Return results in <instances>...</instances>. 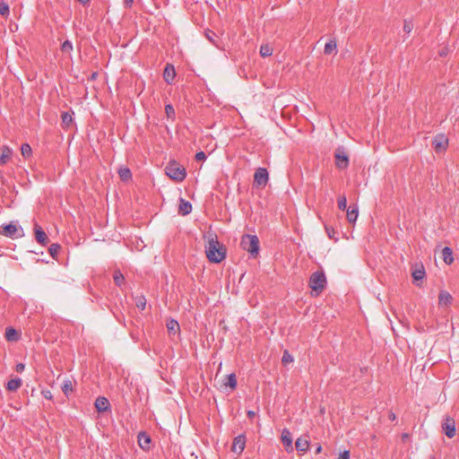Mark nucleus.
Here are the masks:
<instances>
[{
  "label": "nucleus",
  "instance_id": "f257e3e1",
  "mask_svg": "<svg viewBox=\"0 0 459 459\" xmlns=\"http://www.w3.org/2000/svg\"><path fill=\"white\" fill-rule=\"evenodd\" d=\"M205 253L208 260L212 263H220L226 256V249L217 238L209 239L205 246Z\"/></svg>",
  "mask_w": 459,
  "mask_h": 459
},
{
  "label": "nucleus",
  "instance_id": "f03ea898",
  "mask_svg": "<svg viewBox=\"0 0 459 459\" xmlns=\"http://www.w3.org/2000/svg\"><path fill=\"white\" fill-rule=\"evenodd\" d=\"M241 247L250 254L251 257L255 258L259 253V239L255 235L246 234L242 237L240 242Z\"/></svg>",
  "mask_w": 459,
  "mask_h": 459
},
{
  "label": "nucleus",
  "instance_id": "7ed1b4c3",
  "mask_svg": "<svg viewBox=\"0 0 459 459\" xmlns=\"http://www.w3.org/2000/svg\"><path fill=\"white\" fill-rule=\"evenodd\" d=\"M166 175L171 179L178 182L183 181L186 177V172L184 167L179 165L177 161H170L165 168Z\"/></svg>",
  "mask_w": 459,
  "mask_h": 459
},
{
  "label": "nucleus",
  "instance_id": "20e7f679",
  "mask_svg": "<svg viewBox=\"0 0 459 459\" xmlns=\"http://www.w3.org/2000/svg\"><path fill=\"white\" fill-rule=\"evenodd\" d=\"M309 287L317 294L320 293L326 285V277L323 272L316 271L309 278Z\"/></svg>",
  "mask_w": 459,
  "mask_h": 459
},
{
  "label": "nucleus",
  "instance_id": "39448f33",
  "mask_svg": "<svg viewBox=\"0 0 459 459\" xmlns=\"http://www.w3.org/2000/svg\"><path fill=\"white\" fill-rule=\"evenodd\" d=\"M0 235L11 238H17L18 237L22 236L21 234H19V228L13 223L2 225L0 227Z\"/></svg>",
  "mask_w": 459,
  "mask_h": 459
},
{
  "label": "nucleus",
  "instance_id": "423d86ee",
  "mask_svg": "<svg viewBox=\"0 0 459 459\" xmlns=\"http://www.w3.org/2000/svg\"><path fill=\"white\" fill-rule=\"evenodd\" d=\"M269 180V173L264 168H258L254 175V183L257 186H264Z\"/></svg>",
  "mask_w": 459,
  "mask_h": 459
},
{
  "label": "nucleus",
  "instance_id": "0eeeda50",
  "mask_svg": "<svg viewBox=\"0 0 459 459\" xmlns=\"http://www.w3.org/2000/svg\"><path fill=\"white\" fill-rule=\"evenodd\" d=\"M281 440L285 447L286 452L290 453L293 451L292 436L288 429H283L281 434Z\"/></svg>",
  "mask_w": 459,
  "mask_h": 459
},
{
  "label": "nucleus",
  "instance_id": "6e6552de",
  "mask_svg": "<svg viewBox=\"0 0 459 459\" xmlns=\"http://www.w3.org/2000/svg\"><path fill=\"white\" fill-rule=\"evenodd\" d=\"M335 165L341 169H344L349 166V157L344 152H337L335 153Z\"/></svg>",
  "mask_w": 459,
  "mask_h": 459
},
{
  "label": "nucleus",
  "instance_id": "1a4fd4ad",
  "mask_svg": "<svg viewBox=\"0 0 459 459\" xmlns=\"http://www.w3.org/2000/svg\"><path fill=\"white\" fill-rule=\"evenodd\" d=\"M246 446V437L243 435L236 437L233 440L232 451L238 454H241Z\"/></svg>",
  "mask_w": 459,
  "mask_h": 459
},
{
  "label": "nucleus",
  "instance_id": "9d476101",
  "mask_svg": "<svg viewBox=\"0 0 459 459\" xmlns=\"http://www.w3.org/2000/svg\"><path fill=\"white\" fill-rule=\"evenodd\" d=\"M95 408L99 412L108 411L110 410L109 401L104 396H100L95 401Z\"/></svg>",
  "mask_w": 459,
  "mask_h": 459
},
{
  "label": "nucleus",
  "instance_id": "9b49d317",
  "mask_svg": "<svg viewBox=\"0 0 459 459\" xmlns=\"http://www.w3.org/2000/svg\"><path fill=\"white\" fill-rule=\"evenodd\" d=\"M138 444L139 446L145 451H148L150 449L151 445V437L144 431H142L138 434Z\"/></svg>",
  "mask_w": 459,
  "mask_h": 459
},
{
  "label": "nucleus",
  "instance_id": "f8f14e48",
  "mask_svg": "<svg viewBox=\"0 0 459 459\" xmlns=\"http://www.w3.org/2000/svg\"><path fill=\"white\" fill-rule=\"evenodd\" d=\"M295 447L298 451L305 453L308 450L309 440L308 437H300L295 442Z\"/></svg>",
  "mask_w": 459,
  "mask_h": 459
},
{
  "label": "nucleus",
  "instance_id": "ddd939ff",
  "mask_svg": "<svg viewBox=\"0 0 459 459\" xmlns=\"http://www.w3.org/2000/svg\"><path fill=\"white\" fill-rule=\"evenodd\" d=\"M176 76L175 68L172 65L168 64L163 72V78L168 83H172Z\"/></svg>",
  "mask_w": 459,
  "mask_h": 459
},
{
  "label": "nucleus",
  "instance_id": "4468645a",
  "mask_svg": "<svg viewBox=\"0 0 459 459\" xmlns=\"http://www.w3.org/2000/svg\"><path fill=\"white\" fill-rule=\"evenodd\" d=\"M13 154V150L8 146H2L0 148V164L4 165L10 160Z\"/></svg>",
  "mask_w": 459,
  "mask_h": 459
},
{
  "label": "nucleus",
  "instance_id": "2eb2a0df",
  "mask_svg": "<svg viewBox=\"0 0 459 459\" xmlns=\"http://www.w3.org/2000/svg\"><path fill=\"white\" fill-rule=\"evenodd\" d=\"M346 211H347V220H348V221L351 222V223H354L357 221L358 216H359L358 205L357 204L350 205L348 207V209H346Z\"/></svg>",
  "mask_w": 459,
  "mask_h": 459
},
{
  "label": "nucleus",
  "instance_id": "dca6fc26",
  "mask_svg": "<svg viewBox=\"0 0 459 459\" xmlns=\"http://www.w3.org/2000/svg\"><path fill=\"white\" fill-rule=\"evenodd\" d=\"M426 275L424 266L422 264L416 265L411 273V276L415 281H421Z\"/></svg>",
  "mask_w": 459,
  "mask_h": 459
},
{
  "label": "nucleus",
  "instance_id": "f3484780",
  "mask_svg": "<svg viewBox=\"0 0 459 459\" xmlns=\"http://www.w3.org/2000/svg\"><path fill=\"white\" fill-rule=\"evenodd\" d=\"M35 238L41 245H46L48 240L46 232L39 226L35 227Z\"/></svg>",
  "mask_w": 459,
  "mask_h": 459
},
{
  "label": "nucleus",
  "instance_id": "a211bd4d",
  "mask_svg": "<svg viewBox=\"0 0 459 459\" xmlns=\"http://www.w3.org/2000/svg\"><path fill=\"white\" fill-rule=\"evenodd\" d=\"M191 212H192V204L188 201H186L183 198H181L180 204L178 206V212L182 215H187Z\"/></svg>",
  "mask_w": 459,
  "mask_h": 459
},
{
  "label": "nucleus",
  "instance_id": "6ab92c4d",
  "mask_svg": "<svg viewBox=\"0 0 459 459\" xmlns=\"http://www.w3.org/2000/svg\"><path fill=\"white\" fill-rule=\"evenodd\" d=\"M452 296L446 290H441L438 296V304L440 306H447L452 302Z\"/></svg>",
  "mask_w": 459,
  "mask_h": 459
},
{
  "label": "nucleus",
  "instance_id": "aec40b11",
  "mask_svg": "<svg viewBox=\"0 0 459 459\" xmlns=\"http://www.w3.org/2000/svg\"><path fill=\"white\" fill-rule=\"evenodd\" d=\"M22 379L19 377L10 379L6 384V389L11 392H15L22 386Z\"/></svg>",
  "mask_w": 459,
  "mask_h": 459
},
{
  "label": "nucleus",
  "instance_id": "412c9836",
  "mask_svg": "<svg viewBox=\"0 0 459 459\" xmlns=\"http://www.w3.org/2000/svg\"><path fill=\"white\" fill-rule=\"evenodd\" d=\"M443 429L448 437H453L455 435V426L454 421L449 422L448 420L443 424Z\"/></svg>",
  "mask_w": 459,
  "mask_h": 459
},
{
  "label": "nucleus",
  "instance_id": "4be33fe9",
  "mask_svg": "<svg viewBox=\"0 0 459 459\" xmlns=\"http://www.w3.org/2000/svg\"><path fill=\"white\" fill-rule=\"evenodd\" d=\"M442 258L446 264H451L454 262L453 251L450 247H446L443 248Z\"/></svg>",
  "mask_w": 459,
  "mask_h": 459
},
{
  "label": "nucleus",
  "instance_id": "5701e85b",
  "mask_svg": "<svg viewBox=\"0 0 459 459\" xmlns=\"http://www.w3.org/2000/svg\"><path fill=\"white\" fill-rule=\"evenodd\" d=\"M5 338L9 342H14L19 339V333L13 327H7L5 330Z\"/></svg>",
  "mask_w": 459,
  "mask_h": 459
},
{
  "label": "nucleus",
  "instance_id": "b1692460",
  "mask_svg": "<svg viewBox=\"0 0 459 459\" xmlns=\"http://www.w3.org/2000/svg\"><path fill=\"white\" fill-rule=\"evenodd\" d=\"M337 50V43L335 40H330L328 41L324 48V53L325 55H332L333 53H336Z\"/></svg>",
  "mask_w": 459,
  "mask_h": 459
},
{
  "label": "nucleus",
  "instance_id": "393cba45",
  "mask_svg": "<svg viewBox=\"0 0 459 459\" xmlns=\"http://www.w3.org/2000/svg\"><path fill=\"white\" fill-rule=\"evenodd\" d=\"M118 175L123 181H127L132 178L131 170L126 167H121L118 169Z\"/></svg>",
  "mask_w": 459,
  "mask_h": 459
},
{
  "label": "nucleus",
  "instance_id": "a878e982",
  "mask_svg": "<svg viewBox=\"0 0 459 459\" xmlns=\"http://www.w3.org/2000/svg\"><path fill=\"white\" fill-rule=\"evenodd\" d=\"M167 329L169 333H176L179 331V324L177 320L170 319L167 322Z\"/></svg>",
  "mask_w": 459,
  "mask_h": 459
},
{
  "label": "nucleus",
  "instance_id": "bb28decb",
  "mask_svg": "<svg viewBox=\"0 0 459 459\" xmlns=\"http://www.w3.org/2000/svg\"><path fill=\"white\" fill-rule=\"evenodd\" d=\"M61 117L63 127L68 128L73 121L72 115L69 112H63Z\"/></svg>",
  "mask_w": 459,
  "mask_h": 459
},
{
  "label": "nucleus",
  "instance_id": "cd10ccee",
  "mask_svg": "<svg viewBox=\"0 0 459 459\" xmlns=\"http://www.w3.org/2000/svg\"><path fill=\"white\" fill-rule=\"evenodd\" d=\"M113 279H114V281H115V284L117 286V287H122V285L124 284L125 282V277L124 275L121 273L120 271H115L114 274H113Z\"/></svg>",
  "mask_w": 459,
  "mask_h": 459
},
{
  "label": "nucleus",
  "instance_id": "c85d7f7f",
  "mask_svg": "<svg viewBox=\"0 0 459 459\" xmlns=\"http://www.w3.org/2000/svg\"><path fill=\"white\" fill-rule=\"evenodd\" d=\"M237 377L234 373H231L227 376V382L225 383L226 386H230L231 389H235L237 386Z\"/></svg>",
  "mask_w": 459,
  "mask_h": 459
},
{
  "label": "nucleus",
  "instance_id": "c756f323",
  "mask_svg": "<svg viewBox=\"0 0 459 459\" xmlns=\"http://www.w3.org/2000/svg\"><path fill=\"white\" fill-rule=\"evenodd\" d=\"M21 152H22V155L25 159H27L31 156L32 149L29 143H22L21 146Z\"/></svg>",
  "mask_w": 459,
  "mask_h": 459
},
{
  "label": "nucleus",
  "instance_id": "7c9ffc66",
  "mask_svg": "<svg viewBox=\"0 0 459 459\" xmlns=\"http://www.w3.org/2000/svg\"><path fill=\"white\" fill-rule=\"evenodd\" d=\"M260 55L263 57H268L273 55V48L268 44L262 45L260 47Z\"/></svg>",
  "mask_w": 459,
  "mask_h": 459
},
{
  "label": "nucleus",
  "instance_id": "2f4dec72",
  "mask_svg": "<svg viewBox=\"0 0 459 459\" xmlns=\"http://www.w3.org/2000/svg\"><path fill=\"white\" fill-rule=\"evenodd\" d=\"M433 144L437 150L446 149V147L447 145V140L444 139L443 136L440 137V140H438L437 138H435V140L433 141Z\"/></svg>",
  "mask_w": 459,
  "mask_h": 459
},
{
  "label": "nucleus",
  "instance_id": "473e14b6",
  "mask_svg": "<svg viewBox=\"0 0 459 459\" xmlns=\"http://www.w3.org/2000/svg\"><path fill=\"white\" fill-rule=\"evenodd\" d=\"M74 49V47H73V43L69 40V39H66L65 40L62 45H61V51L63 53H68V54H71V52L73 51Z\"/></svg>",
  "mask_w": 459,
  "mask_h": 459
},
{
  "label": "nucleus",
  "instance_id": "72a5a7b5",
  "mask_svg": "<svg viewBox=\"0 0 459 459\" xmlns=\"http://www.w3.org/2000/svg\"><path fill=\"white\" fill-rule=\"evenodd\" d=\"M337 204H338V208L341 211H345L346 209H348L347 199H346V196L344 195L339 196L338 201H337Z\"/></svg>",
  "mask_w": 459,
  "mask_h": 459
},
{
  "label": "nucleus",
  "instance_id": "f704fd0d",
  "mask_svg": "<svg viewBox=\"0 0 459 459\" xmlns=\"http://www.w3.org/2000/svg\"><path fill=\"white\" fill-rule=\"evenodd\" d=\"M60 249H61V247L59 244H52L48 247V253L50 254V255L53 258H55L57 255V254L59 253Z\"/></svg>",
  "mask_w": 459,
  "mask_h": 459
},
{
  "label": "nucleus",
  "instance_id": "c9c22d12",
  "mask_svg": "<svg viewBox=\"0 0 459 459\" xmlns=\"http://www.w3.org/2000/svg\"><path fill=\"white\" fill-rule=\"evenodd\" d=\"M135 305L138 308L143 310L146 306V299L144 298V296H137L135 298Z\"/></svg>",
  "mask_w": 459,
  "mask_h": 459
},
{
  "label": "nucleus",
  "instance_id": "e433bc0d",
  "mask_svg": "<svg viewBox=\"0 0 459 459\" xmlns=\"http://www.w3.org/2000/svg\"><path fill=\"white\" fill-rule=\"evenodd\" d=\"M165 112L168 117V118H171L172 120L175 119V110L172 105L167 104L165 106Z\"/></svg>",
  "mask_w": 459,
  "mask_h": 459
},
{
  "label": "nucleus",
  "instance_id": "4c0bfd02",
  "mask_svg": "<svg viewBox=\"0 0 459 459\" xmlns=\"http://www.w3.org/2000/svg\"><path fill=\"white\" fill-rule=\"evenodd\" d=\"M281 361L284 365L293 361L292 355L287 350H285L282 354Z\"/></svg>",
  "mask_w": 459,
  "mask_h": 459
},
{
  "label": "nucleus",
  "instance_id": "58836bf2",
  "mask_svg": "<svg viewBox=\"0 0 459 459\" xmlns=\"http://www.w3.org/2000/svg\"><path fill=\"white\" fill-rule=\"evenodd\" d=\"M9 12V5L4 2L0 3V14L3 16H7Z\"/></svg>",
  "mask_w": 459,
  "mask_h": 459
},
{
  "label": "nucleus",
  "instance_id": "ea45409f",
  "mask_svg": "<svg viewBox=\"0 0 459 459\" xmlns=\"http://www.w3.org/2000/svg\"><path fill=\"white\" fill-rule=\"evenodd\" d=\"M413 28V23L411 21H404L403 30L406 34H410L412 31Z\"/></svg>",
  "mask_w": 459,
  "mask_h": 459
},
{
  "label": "nucleus",
  "instance_id": "a19ab883",
  "mask_svg": "<svg viewBox=\"0 0 459 459\" xmlns=\"http://www.w3.org/2000/svg\"><path fill=\"white\" fill-rule=\"evenodd\" d=\"M325 231L327 233V236L330 238H334V235L336 234L335 230L332 227H330L328 225H325Z\"/></svg>",
  "mask_w": 459,
  "mask_h": 459
},
{
  "label": "nucleus",
  "instance_id": "79ce46f5",
  "mask_svg": "<svg viewBox=\"0 0 459 459\" xmlns=\"http://www.w3.org/2000/svg\"><path fill=\"white\" fill-rule=\"evenodd\" d=\"M72 388L71 381H65L62 385V390L65 394H67L68 391H72Z\"/></svg>",
  "mask_w": 459,
  "mask_h": 459
},
{
  "label": "nucleus",
  "instance_id": "37998d69",
  "mask_svg": "<svg viewBox=\"0 0 459 459\" xmlns=\"http://www.w3.org/2000/svg\"><path fill=\"white\" fill-rule=\"evenodd\" d=\"M41 394L43 395L44 398H46L47 400H52L53 398V395H52V393L50 390L48 389H44L41 391Z\"/></svg>",
  "mask_w": 459,
  "mask_h": 459
},
{
  "label": "nucleus",
  "instance_id": "c03bdc74",
  "mask_svg": "<svg viewBox=\"0 0 459 459\" xmlns=\"http://www.w3.org/2000/svg\"><path fill=\"white\" fill-rule=\"evenodd\" d=\"M205 159H206V154L203 151L196 152L195 160L197 161L204 160Z\"/></svg>",
  "mask_w": 459,
  "mask_h": 459
},
{
  "label": "nucleus",
  "instance_id": "a18cd8bd",
  "mask_svg": "<svg viewBox=\"0 0 459 459\" xmlns=\"http://www.w3.org/2000/svg\"><path fill=\"white\" fill-rule=\"evenodd\" d=\"M338 459H350V451L344 450L339 454Z\"/></svg>",
  "mask_w": 459,
  "mask_h": 459
},
{
  "label": "nucleus",
  "instance_id": "49530a36",
  "mask_svg": "<svg viewBox=\"0 0 459 459\" xmlns=\"http://www.w3.org/2000/svg\"><path fill=\"white\" fill-rule=\"evenodd\" d=\"M25 368V365L23 363H18L15 367V370L19 373H22Z\"/></svg>",
  "mask_w": 459,
  "mask_h": 459
},
{
  "label": "nucleus",
  "instance_id": "de8ad7c7",
  "mask_svg": "<svg viewBox=\"0 0 459 459\" xmlns=\"http://www.w3.org/2000/svg\"><path fill=\"white\" fill-rule=\"evenodd\" d=\"M123 4L126 8H130L134 4V0H123Z\"/></svg>",
  "mask_w": 459,
  "mask_h": 459
},
{
  "label": "nucleus",
  "instance_id": "09e8293b",
  "mask_svg": "<svg viewBox=\"0 0 459 459\" xmlns=\"http://www.w3.org/2000/svg\"><path fill=\"white\" fill-rule=\"evenodd\" d=\"M255 411H247V417H248V418H250V419H251V418L255 417Z\"/></svg>",
  "mask_w": 459,
  "mask_h": 459
},
{
  "label": "nucleus",
  "instance_id": "8fccbe9b",
  "mask_svg": "<svg viewBox=\"0 0 459 459\" xmlns=\"http://www.w3.org/2000/svg\"><path fill=\"white\" fill-rule=\"evenodd\" d=\"M321 451H322V446L320 445H318L316 449V453L319 454Z\"/></svg>",
  "mask_w": 459,
  "mask_h": 459
},
{
  "label": "nucleus",
  "instance_id": "3c124183",
  "mask_svg": "<svg viewBox=\"0 0 459 459\" xmlns=\"http://www.w3.org/2000/svg\"><path fill=\"white\" fill-rule=\"evenodd\" d=\"M389 419L392 420H395V414L394 413H390Z\"/></svg>",
  "mask_w": 459,
  "mask_h": 459
},
{
  "label": "nucleus",
  "instance_id": "603ef678",
  "mask_svg": "<svg viewBox=\"0 0 459 459\" xmlns=\"http://www.w3.org/2000/svg\"><path fill=\"white\" fill-rule=\"evenodd\" d=\"M79 2H81L82 4H87L90 0H78Z\"/></svg>",
  "mask_w": 459,
  "mask_h": 459
},
{
  "label": "nucleus",
  "instance_id": "864d4df0",
  "mask_svg": "<svg viewBox=\"0 0 459 459\" xmlns=\"http://www.w3.org/2000/svg\"><path fill=\"white\" fill-rule=\"evenodd\" d=\"M207 38L209 39V40L212 41V38L209 34H207Z\"/></svg>",
  "mask_w": 459,
  "mask_h": 459
},
{
  "label": "nucleus",
  "instance_id": "5fc2aeb1",
  "mask_svg": "<svg viewBox=\"0 0 459 459\" xmlns=\"http://www.w3.org/2000/svg\"><path fill=\"white\" fill-rule=\"evenodd\" d=\"M407 437H408V434H403V439H405V438H407Z\"/></svg>",
  "mask_w": 459,
  "mask_h": 459
},
{
  "label": "nucleus",
  "instance_id": "6e6d98bb",
  "mask_svg": "<svg viewBox=\"0 0 459 459\" xmlns=\"http://www.w3.org/2000/svg\"><path fill=\"white\" fill-rule=\"evenodd\" d=\"M443 55H445V51H442V52L440 53V56H443Z\"/></svg>",
  "mask_w": 459,
  "mask_h": 459
},
{
  "label": "nucleus",
  "instance_id": "4d7b16f0",
  "mask_svg": "<svg viewBox=\"0 0 459 459\" xmlns=\"http://www.w3.org/2000/svg\"><path fill=\"white\" fill-rule=\"evenodd\" d=\"M443 55H445V51H442V52L440 53V56H443Z\"/></svg>",
  "mask_w": 459,
  "mask_h": 459
},
{
  "label": "nucleus",
  "instance_id": "13d9d810",
  "mask_svg": "<svg viewBox=\"0 0 459 459\" xmlns=\"http://www.w3.org/2000/svg\"><path fill=\"white\" fill-rule=\"evenodd\" d=\"M431 459H436L435 457H432Z\"/></svg>",
  "mask_w": 459,
  "mask_h": 459
}]
</instances>
